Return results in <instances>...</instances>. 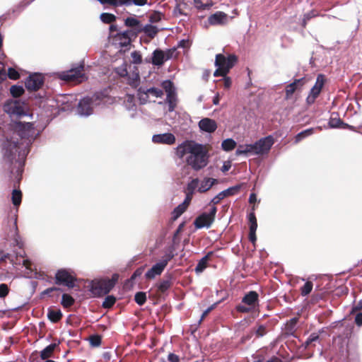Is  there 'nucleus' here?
I'll return each mask as SVG.
<instances>
[{
	"instance_id": "nucleus-36",
	"label": "nucleus",
	"mask_w": 362,
	"mask_h": 362,
	"mask_svg": "<svg viewBox=\"0 0 362 362\" xmlns=\"http://www.w3.org/2000/svg\"><path fill=\"white\" fill-rule=\"evenodd\" d=\"M193 143H183L177 146V153L180 157L182 158L185 154H189V148L192 146Z\"/></svg>"
},
{
	"instance_id": "nucleus-8",
	"label": "nucleus",
	"mask_w": 362,
	"mask_h": 362,
	"mask_svg": "<svg viewBox=\"0 0 362 362\" xmlns=\"http://www.w3.org/2000/svg\"><path fill=\"white\" fill-rule=\"evenodd\" d=\"M163 94L161 89L155 87L147 88L141 86L137 90L138 99L141 104L144 105L148 102L150 95L154 98H160Z\"/></svg>"
},
{
	"instance_id": "nucleus-9",
	"label": "nucleus",
	"mask_w": 362,
	"mask_h": 362,
	"mask_svg": "<svg viewBox=\"0 0 362 362\" xmlns=\"http://www.w3.org/2000/svg\"><path fill=\"white\" fill-rule=\"evenodd\" d=\"M237 57L230 54L228 57L222 54H217L215 59V66L223 70V74H228L230 69L235 65Z\"/></svg>"
},
{
	"instance_id": "nucleus-64",
	"label": "nucleus",
	"mask_w": 362,
	"mask_h": 362,
	"mask_svg": "<svg viewBox=\"0 0 362 362\" xmlns=\"http://www.w3.org/2000/svg\"><path fill=\"white\" fill-rule=\"evenodd\" d=\"M180 358L178 355L170 353L168 356V361L169 362H180Z\"/></svg>"
},
{
	"instance_id": "nucleus-46",
	"label": "nucleus",
	"mask_w": 362,
	"mask_h": 362,
	"mask_svg": "<svg viewBox=\"0 0 362 362\" xmlns=\"http://www.w3.org/2000/svg\"><path fill=\"white\" fill-rule=\"evenodd\" d=\"M100 18L105 23H111L115 21L116 17L112 13H103L100 14Z\"/></svg>"
},
{
	"instance_id": "nucleus-6",
	"label": "nucleus",
	"mask_w": 362,
	"mask_h": 362,
	"mask_svg": "<svg viewBox=\"0 0 362 362\" xmlns=\"http://www.w3.org/2000/svg\"><path fill=\"white\" fill-rule=\"evenodd\" d=\"M83 70L84 64L82 62L69 70L58 73V76L61 80L67 82L81 83L87 78L83 73Z\"/></svg>"
},
{
	"instance_id": "nucleus-48",
	"label": "nucleus",
	"mask_w": 362,
	"mask_h": 362,
	"mask_svg": "<svg viewBox=\"0 0 362 362\" xmlns=\"http://www.w3.org/2000/svg\"><path fill=\"white\" fill-rule=\"evenodd\" d=\"M116 302V298L113 296H107L103 303V307L105 308H111Z\"/></svg>"
},
{
	"instance_id": "nucleus-20",
	"label": "nucleus",
	"mask_w": 362,
	"mask_h": 362,
	"mask_svg": "<svg viewBox=\"0 0 362 362\" xmlns=\"http://www.w3.org/2000/svg\"><path fill=\"white\" fill-rule=\"evenodd\" d=\"M240 189L239 186H235L233 187H229L221 192H219L216 196H215L211 201L214 205L218 204L222 199L225 197L234 194L235 191H238Z\"/></svg>"
},
{
	"instance_id": "nucleus-35",
	"label": "nucleus",
	"mask_w": 362,
	"mask_h": 362,
	"mask_svg": "<svg viewBox=\"0 0 362 362\" xmlns=\"http://www.w3.org/2000/svg\"><path fill=\"white\" fill-rule=\"evenodd\" d=\"M326 78L325 75L320 74L317 75L315 85L312 87V89L321 93L322 89L325 83Z\"/></svg>"
},
{
	"instance_id": "nucleus-58",
	"label": "nucleus",
	"mask_w": 362,
	"mask_h": 362,
	"mask_svg": "<svg viewBox=\"0 0 362 362\" xmlns=\"http://www.w3.org/2000/svg\"><path fill=\"white\" fill-rule=\"evenodd\" d=\"M9 292V288L6 284H0V298H5Z\"/></svg>"
},
{
	"instance_id": "nucleus-43",
	"label": "nucleus",
	"mask_w": 362,
	"mask_h": 362,
	"mask_svg": "<svg viewBox=\"0 0 362 362\" xmlns=\"http://www.w3.org/2000/svg\"><path fill=\"white\" fill-rule=\"evenodd\" d=\"M313 284L312 281H308L305 284L300 288V293L303 296H308L313 289Z\"/></svg>"
},
{
	"instance_id": "nucleus-40",
	"label": "nucleus",
	"mask_w": 362,
	"mask_h": 362,
	"mask_svg": "<svg viewBox=\"0 0 362 362\" xmlns=\"http://www.w3.org/2000/svg\"><path fill=\"white\" fill-rule=\"evenodd\" d=\"M10 92L13 98H18L24 93V88L22 86L13 85L11 87Z\"/></svg>"
},
{
	"instance_id": "nucleus-10",
	"label": "nucleus",
	"mask_w": 362,
	"mask_h": 362,
	"mask_svg": "<svg viewBox=\"0 0 362 362\" xmlns=\"http://www.w3.org/2000/svg\"><path fill=\"white\" fill-rule=\"evenodd\" d=\"M76 279L66 269H59L55 274V284L57 285H64L72 288L76 286Z\"/></svg>"
},
{
	"instance_id": "nucleus-32",
	"label": "nucleus",
	"mask_w": 362,
	"mask_h": 362,
	"mask_svg": "<svg viewBox=\"0 0 362 362\" xmlns=\"http://www.w3.org/2000/svg\"><path fill=\"white\" fill-rule=\"evenodd\" d=\"M315 132L314 128H309L298 133L294 138V143L298 144L303 139L311 136Z\"/></svg>"
},
{
	"instance_id": "nucleus-38",
	"label": "nucleus",
	"mask_w": 362,
	"mask_h": 362,
	"mask_svg": "<svg viewBox=\"0 0 362 362\" xmlns=\"http://www.w3.org/2000/svg\"><path fill=\"white\" fill-rule=\"evenodd\" d=\"M74 298L69 294L64 293L62 296L61 304L64 308H69L74 305Z\"/></svg>"
},
{
	"instance_id": "nucleus-42",
	"label": "nucleus",
	"mask_w": 362,
	"mask_h": 362,
	"mask_svg": "<svg viewBox=\"0 0 362 362\" xmlns=\"http://www.w3.org/2000/svg\"><path fill=\"white\" fill-rule=\"evenodd\" d=\"M320 94V92L315 90L313 89H310V93L306 98V103L308 105H310L313 104L316 100V98Z\"/></svg>"
},
{
	"instance_id": "nucleus-51",
	"label": "nucleus",
	"mask_w": 362,
	"mask_h": 362,
	"mask_svg": "<svg viewBox=\"0 0 362 362\" xmlns=\"http://www.w3.org/2000/svg\"><path fill=\"white\" fill-rule=\"evenodd\" d=\"M247 156L250 155H259L257 143L247 144Z\"/></svg>"
},
{
	"instance_id": "nucleus-56",
	"label": "nucleus",
	"mask_w": 362,
	"mask_h": 362,
	"mask_svg": "<svg viewBox=\"0 0 362 362\" xmlns=\"http://www.w3.org/2000/svg\"><path fill=\"white\" fill-rule=\"evenodd\" d=\"M33 0H24L21 1L13 10V12H21L25 8L29 5Z\"/></svg>"
},
{
	"instance_id": "nucleus-39",
	"label": "nucleus",
	"mask_w": 362,
	"mask_h": 362,
	"mask_svg": "<svg viewBox=\"0 0 362 362\" xmlns=\"http://www.w3.org/2000/svg\"><path fill=\"white\" fill-rule=\"evenodd\" d=\"M235 146L236 142L233 139H226L221 144V147L225 151H232Z\"/></svg>"
},
{
	"instance_id": "nucleus-12",
	"label": "nucleus",
	"mask_w": 362,
	"mask_h": 362,
	"mask_svg": "<svg viewBox=\"0 0 362 362\" xmlns=\"http://www.w3.org/2000/svg\"><path fill=\"white\" fill-rule=\"evenodd\" d=\"M44 83V77L42 74L35 73L30 74L25 82V86L28 90L35 91L41 88Z\"/></svg>"
},
{
	"instance_id": "nucleus-21",
	"label": "nucleus",
	"mask_w": 362,
	"mask_h": 362,
	"mask_svg": "<svg viewBox=\"0 0 362 362\" xmlns=\"http://www.w3.org/2000/svg\"><path fill=\"white\" fill-rule=\"evenodd\" d=\"M165 268V267L160 262L156 263L145 274L146 279H153L156 276L160 275Z\"/></svg>"
},
{
	"instance_id": "nucleus-59",
	"label": "nucleus",
	"mask_w": 362,
	"mask_h": 362,
	"mask_svg": "<svg viewBox=\"0 0 362 362\" xmlns=\"http://www.w3.org/2000/svg\"><path fill=\"white\" fill-rule=\"evenodd\" d=\"M90 344L91 346L96 347L101 344V337L98 335H93L90 337Z\"/></svg>"
},
{
	"instance_id": "nucleus-3",
	"label": "nucleus",
	"mask_w": 362,
	"mask_h": 362,
	"mask_svg": "<svg viewBox=\"0 0 362 362\" xmlns=\"http://www.w3.org/2000/svg\"><path fill=\"white\" fill-rule=\"evenodd\" d=\"M105 95L102 93H95L92 96L81 98L77 106V113L82 117H88L93 114V108L104 104Z\"/></svg>"
},
{
	"instance_id": "nucleus-16",
	"label": "nucleus",
	"mask_w": 362,
	"mask_h": 362,
	"mask_svg": "<svg viewBox=\"0 0 362 362\" xmlns=\"http://www.w3.org/2000/svg\"><path fill=\"white\" fill-rule=\"evenodd\" d=\"M306 79L305 77L295 79L292 83L286 87V98H289L296 90H300L305 84Z\"/></svg>"
},
{
	"instance_id": "nucleus-57",
	"label": "nucleus",
	"mask_w": 362,
	"mask_h": 362,
	"mask_svg": "<svg viewBox=\"0 0 362 362\" xmlns=\"http://www.w3.org/2000/svg\"><path fill=\"white\" fill-rule=\"evenodd\" d=\"M6 75L9 78L13 80H16L20 77L19 73L15 69L11 67L8 68Z\"/></svg>"
},
{
	"instance_id": "nucleus-7",
	"label": "nucleus",
	"mask_w": 362,
	"mask_h": 362,
	"mask_svg": "<svg viewBox=\"0 0 362 362\" xmlns=\"http://www.w3.org/2000/svg\"><path fill=\"white\" fill-rule=\"evenodd\" d=\"M217 208L213 206L209 212H203L199 215L194 221L197 228H209L215 220Z\"/></svg>"
},
{
	"instance_id": "nucleus-33",
	"label": "nucleus",
	"mask_w": 362,
	"mask_h": 362,
	"mask_svg": "<svg viewBox=\"0 0 362 362\" xmlns=\"http://www.w3.org/2000/svg\"><path fill=\"white\" fill-rule=\"evenodd\" d=\"M212 252H209L206 255L203 257L197 263L195 267V272L197 274L202 273L206 267L208 259Z\"/></svg>"
},
{
	"instance_id": "nucleus-11",
	"label": "nucleus",
	"mask_w": 362,
	"mask_h": 362,
	"mask_svg": "<svg viewBox=\"0 0 362 362\" xmlns=\"http://www.w3.org/2000/svg\"><path fill=\"white\" fill-rule=\"evenodd\" d=\"M3 110L10 115H25L23 107L20 101L17 99H8L6 100L3 105Z\"/></svg>"
},
{
	"instance_id": "nucleus-28",
	"label": "nucleus",
	"mask_w": 362,
	"mask_h": 362,
	"mask_svg": "<svg viewBox=\"0 0 362 362\" xmlns=\"http://www.w3.org/2000/svg\"><path fill=\"white\" fill-rule=\"evenodd\" d=\"M48 319L54 323L59 322L62 317V313L60 309L49 308L47 310Z\"/></svg>"
},
{
	"instance_id": "nucleus-26",
	"label": "nucleus",
	"mask_w": 362,
	"mask_h": 362,
	"mask_svg": "<svg viewBox=\"0 0 362 362\" xmlns=\"http://www.w3.org/2000/svg\"><path fill=\"white\" fill-rule=\"evenodd\" d=\"M165 57L164 51L156 49L153 52L152 64L156 66H161L165 62Z\"/></svg>"
},
{
	"instance_id": "nucleus-47",
	"label": "nucleus",
	"mask_w": 362,
	"mask_h": 362,
	"mask_svg": "<svg viewBox=\"0 0 362 362\" xmlns=\"http://www.w3.org/2000/svg\"><path fill=\"white\" fill-rule=\"evenodd\" d=\"M136 303L139 305H143L146 301V294L145 292H137L134 296Z\"/></svg>"
},
{
	"instance_id": "nucleus-13",
	"label": "nucleus",
	"mask_w": 362,
	"mask_h": 362,
	"mask_svg": "<svg viewBox=\"0 0 362 362\" xmlns=\"http://www.w3.org/2000/svg\"><path fill=\"white\" fill-rule=\"evenodd\" d=\"M259 155H264L269 153L272 146L274 144V137L272 135L261 138L256 141Z\"/></svg>"
},
{
	"instance_id": "nucleus-14",
	"label": "nucleus",
	"mask_w": 362,
	"mask_h": 362,
	"mask_svg": "<svg viewBox=\"0 0 362 362\" xmlns=\"http://www.w3.org/2000/svg\"><path fill=\"white\" fill-rule=\"evenodd\" d=\"M175 136L172 133L154 134L152 136V141L155 144L172 145L175 144Z\"/></svg>"
},
{
	"instance_id": "nucleus-29",
	"label": "nucleus",
	"mask_w": 362,
	"mask_h": 362,
	"mask_svg": "<svg viewBox=\"0 0 362 362\" xmlns=\"http://www.w3.org/2000/svg\"><path fill=\"white\" fill-rule=\"evenodd\" d=\"M177 94L176 92L174 93H170L167 94L166 97V103L168 105V111L169 112H173L175 110V108L177 105Z\"/></svg>"
},
{
	"instance_id": "nucleus-49",
	"label": "nucleus",
	"mask_w": 362,
	"mask_h": 362,
	"mask_svg": "<svg viewBox=\"0 0 362 362\" xmlns=\"http://www.w3.org/2000/svg\"><path fill=\"white\" fill-rule=\"evenodd\" d=\"M317 14L314 11H311L308 13H306L303 16V18L301 22V25L303 28H305L307 23L313 18L315 17Z\"/></svg>"
},
{
	"instance_id": "nucleus-55",
	"label": "nucleus",
	"mask_w": 362,
	"mask_h": 362,
	"mask_svg": "<svg viewBox=\"0 0 362 362\" xmlns=\"http://www.w3.org/2000/svg\"><path fill=\"white\" fill-rule=\"evenodd\" d=\"M253 309L252 307L247 305L245 304H239L236 306V310L239 313H248L251 312Z\"/></svg>"
},
{
	"instance_id": "nucleus-2",
	"label": "nucleus",
	"mask_w": 362,
	"mask_h": 362,
	"mask_svg": "<svg viewBox=\"0 0 362 362\" xmlns=\"http://www.w3.org/2000/svg\"><path fill=\"white\" fill-rule=\"evenodd\" d=\"M189 150V154L187 157V163L194 170H199L207 165V152L202 144L193 143Z\"/></svg>"
},
{
	"instance_id": "nucleus-45",
	"label": "nucleus",
	"mask_w": 362,
	"mask_h": 362,
	"mask_svg": "<svg viewBox=\"0 0 362 362\" xmlns=\"http://www.w3.org/2000/svg\"><path fill=\"white\" fill-rule=\"evenodd\" d=\"M175 256V253L173 252V250H170L168 252H165L164 256L162 257V259L159 261L160 263H162L165 267L168 262Z\"/></svg>"
},
{
	"instance_id": "nucleus-22",
	"label": "nucleus",
	"mask_w": 362,
	"mask_h": 362,
	"mask_svg": "<svg viewBox=\"0 0 362 362\" xmlns=\"http://www.w3.org/2000/svg\"><path fill=\"white\" fill-rule=\"evenodd\" d=\"M158 30V28L156 25H153L150 23L145 25H141V26L137 29V33H144L146 36L148 37L150 39H153L156 37Z\"/></svg>"
},
{
	"instance_id": "nucleus-23",
	"label": "nucleus",
	"mask_w": 362,
	"mask_h": 362,
	"mask_svg": "<svg viewBox=\"0 0 362 362\" xmlns=\"http://www.w3.org/2000/svg\"><path fill=\"white\" fill-rule=\"evenodd\" d=\"M172 274H165L164 278L156 284L158 291L161 293H165V291H167L172 285Z\"/></svg>"
},
{
	"instance_id": "nucleus-54",
	"label": "nucleus",
	"mask_w": 362,
	"mask_h": 362,
	"mask_svg": "<svg viewBox=\"0 0 362 362\" xmlns=\"http://www.w3.org/2000/svg\"><path fill=\"white\" fill-rule=\"evenodd\" d=\"M247 144H240L236 149L235 155L236 156H241L244 155L245 156H247Z\"/></svg>"
},
{
	"instance_id": "nucleus-18",
	"label": "nucleus",
	"mask_w": 362,
	"mask_h": 362,
	"mask_svg": "<svg viewBox=\"0 0 362 362\" xmlns=\"http://www.w3.org/2000/svg\"><path fill=\"white\" fill-rule=\"evenodd\" d=\"M199 129L207 133H213L217 129V124L215 120L206 117L199 122Z\"/></svg>"
},
{
	"instance_id": "nucleus-44",
	"label": "nucleus",
	"mask_w": 362,
	"mask_h": 362,
	"mask_svg": "<svg viewBox=\"0 0 362 362\" xmlns=\"http://www.w3.org/2000/svg\"><path fill=\"white\" fill-rule=\"evenodd\" d=\"M162 87L166 92V94L176 92L173 83L170 80L164 81L162 83Z\"/></svg>"
},
{
	"instance_id": "nucleus-5",
	"label": "nucleus",
	"mask_w": 362,
	"mask_h": 362,
	"mask_svg": "<svg viewBox=\"0 0 362 362\" xmlns=\"http://www.w3.org/2000/svg\"><path fill=\"white\" fill-rule=\"evenodd\" d=\"M24 256V251H21L17 253L15 257L11 254H4L1 251H0V263L6 261V259H8L10 260L11 263H12L13 267L17 265H22L23 267H25V269L28 271L27 274L29 276V277L37 278V272H33L31 268V262L28 259H25Z\"/></svg>"
},
{
	"instance_id": "nucleus-27",
	"label": "nucleus",
	"mask_w": 362,
	"mask_h": 362,
	"mask_svg": "<svg viewBox=\"0 0 362 362\" xmlns=\"http://www.w3.org/2000/svg\"><path fill=\"white\" fill-rule=\"evenodd\" d=\"M320 341V336L317 333L313 332L312 333L305 341L302 343L301 348L304 350L309 349L310 346H315V342Z\"/></svg>"
},
{
	"instance_id": "nucleus-4",
	"label": "nucleus",
	"mask_w": 362,
	"mask_h": 362,
	"mask_svg": "<svg viewBox=\"0 0 362 362\" xmlns=\"http://www.w3.org/2000/svg\"><path fill=\"white\" fill-rule=\"evenodd\" d=\"M118 275L115 274L111 279L94 280L90 284V291L94 296H103L107 294L115 286Z\"/></svg>"
},
{
	"instance_id": "nucleus-60",
	"label": "nucleus",
	"mask_w": 362,
	"mask_h": 362,
	"mask_svg": "<svg viewBox=\"0 0 362 362\" xmlns=\"http://www.w3.org/2000/svg\"><path fill=\"white\" fill-rule=\"evenodd\" d=\"M131 57L134 64H141L142 62L141 56L139 52L134 51L132 52Z\"/></svg>"
},
{
	"instance_id": "nucleus-25",
	"label": "nucleus",
	"mask_w": 362,
	"mask_h": 362,
	"mask_svg": "<svg viewBox=\"0 0 362 362\" xmlns=\"http://www.w3.org/2000/svg\"><path fill=\"white\" fill-rule=\"evenodd\" d=\"M139 33H135L134 30H125L120 33H118V37L119 40H122L123 42H121L123 46H126L130 44L131 39L134 37H136V35Z\"/></svg>"
},
{
	"instance_id": "nucleus-15",
	"label": "nucleus",
	"mask_w": 362,
	"mask_h": 362,
	"mask_svg": "<svg viewBox=\"0 0 362 362\" xmlns=\"http://www.w3.org/2000/svg\"><path fill=\"white\" fill-rule=\"evenodd\" d=\"M228 16L222 11H216L208 18V23L211 25H221L227 23Z\"/></svg>"
},
{
	"instance_id": "nucleus-37",
	"label": "nucleus",
	"mask_w": 362,
	"mask_h": 362,
	"mask_svg": "<svg viewBox=\"0 0 362 362\" xmlns=\"http://www.w3.org/2000/svg\"><path fill=\"white\" fill-rule=\"evenodd\" d=\"M12 203L16 207L20 206L22 200V193L19 189H14L12 192L11 196Z\"/></svg>"
},
{
	"instance_id": "nucleus-63",
	"label": "nucleus",
	"mask_w": 362,
	"mask_h": 362,
	"mask_svg": "<svg viewBox=\"0 0 362 362\" xmlns=\"http://www.w3.org/2000/svg\"><path fill=\"white\" fill-rule=\"evenodd\" d=\"M175 52H176L175 47L167 49L165 52H164L165 60L167 61L168 59H172L175 56Z\"/></svg>"
},
{
	"instance_id": "nucleus-52",
	"label": "nucleus",
	"mask_w": 362,
	"mask_h": 362,
	"mask_svg": "<svg viewBox=\"0 0 362 362\" xmlns=\"http://www.w3.org/2000/svg\"><path fill=\"white\" fill-rule=\"evenodd\" d=\"M124 105L128 110H135L136 105L134 103V98L128 96L127 100L124 101Z\"/></svg>"
},
{
	"instance_id": "nucleus-34",
	"label": "nucleus",
	"mask_w": 362,
	"mask_h": 362,
	"mask_svg": "<svg viewBox=\"0 0 362 362\" xmlns=\"http://www.w3.org/2000/svg\"><path fill=\"white\" fill-rule=\"evenodd\" d=\"M124 23L126 26L133 28V30L135 31V33H137V29L142 25L137 18L134 17L127 18Z\"/></svg>"
},
{
	"instance_id": "nucleus-30",
	"label": "nucleus",
	"mask_w": 362,
	"mask_h": 362,
	"mask_svg": "<svg viewBox=\"0 0 362 362\" xmlns=\"http://www.w3.org/2000/svg\"><path fill=\"white\" fill-rule=\"evenodd\" d=\"M216 182V179L205 178L204 180L202 181L200 186L199 187L198 191L199 192H205L208 191Z\"/></svg>"
},
{
	"instance_id": "nucleus-62",
	"label": "nucleus",
	"mask_w": 362,
	"mask_h": 362,
	"mask_svg": "<svg viewBox=\"0 0 362 362\" xmlns=\"http://www.w3.org/2000/svg\"><path fill=\"white\" fill-rule=\"evenodd\" d=\"M199 183L198 179H194L192 180L188 185H187V189L189 192L192 193L194 190L197 187Z\"/></svg>"
},
{
	"instance_id": "nucleus-31",
	"label": "nucleus",
	"mask_w": 362,
	"mask_h": 362,
	"mask_svg": "<svg viewBox=\"0 0 362 362\" xmlns=\"http://www.w3.org/2000/svg\"><path fill=\"white\" fill-rule=\"evenodd\" d=\"M57 344L55 343L50 344L47 346H46L44 349H42L40 352V357L42 360H45L52 356L54 349H56Z\"/></svg>"
},
{
	"instance_id": "nucleus-17",
	"label": "nucleus",
	"mask_w": 362,
	"mask_h": 362,
	"mask_svg": "<svg viewBox=\"0 0 362 362\" xmlns=\"http://www.w3.org/2000/svg\"><path fill=\"white\" fill-rule=\"evenodd\" d=\"M250 224L249 240L255 245L257 240L256 230L257 228V222L254 212H250L247 216Z\"/></svg>"
},
{
	"instance_id": "nucleus-61",
	"label": "nucleus",
	"mask_w": 362,
	"mask_h": 362,
	"mask_svg": "<svg viewBox=\"0 0 362 362\" xmlns=\"http://www.w3.org/2000/svg\"><path fill=\"white\" fill-rule=\"evenodd\" d=\"M217 303H214L213 305H211L210 307H209L206 310L204 311V313H202V316H201V318L199 319V322H198V324L200 325L202 321L204 319V317L212 310H214L216 305H217Z\"/></svg>"
},
{
	"instance_id": "nucleus-41",
	"label": "nucleus",
	"mask_w": 362,
	"mask_h": 362,
	"mask_svg": "<svg viewBox=\"0 0 362 362\" xmlns=\"http://www.w3.org/2000/svg\"><path fill=\"white\" fill-rule=\"evenodd\" d=\"M186 208H185L184 204H179L176 206L173 211L172 212V218L173 220H176L185 211Z\"/></svg>"
},
{
	"instance_id": "nucleus-1",
	"label": "nucleus",
	"mask_w": 362,
	"mask_h": 362,
	"mask_svg": "<svg viewBox=\"0 0 362 362\" xmlns=\"http://www.w3.org/2000/svg\"><path fill=\"white\" fill-rule=\"evenodd\" d=\"M40 133L30 122H14L6 132L1 142L2 167L13 186L22 179L30 147Z\"/></svg>"
},
{
	"instance_id": "nucleus-53",
	"label": "nucleus",
	"mask_w": 362,
	"mask_h": 362,
	"mask_svg": "<svg viewBox=\"0 0 362 362\" xmlns=\"http://www.w3.org/2000/svg\"><path fill=\"white\" fill-rule=\"evenodd\" d=\"M267 332V326L260 325L255 329V333L257 337H262L264 336Z\"/></svg>"
},
{
	"instance_id": "nucleus-50",
	"label": "nucleus",
	"mask_w": 362,
	"mask_h": 362,
	"mask_svg": "<svg viewBox=\"0 0 362 362\" xmlns=\"http://www.w3.org/2000/svg\"><path fill=\"white\" fill-rule=\"evenodd\" d=\"M341 124H343V121L339 118H330L329 121V127L330 128H341Z\"/></svg>"
},
{
	"instance_id": "nucleus-19",
	"label": "nucleus",
	"mask_w": 362,
	"mask_h": 362,
	"mask_svg": "<svg viewBox=\"0 0 362 362\" xmlns=\"http://www.w3.org/2000/svg\"><path fill=\"white\" fill-rule=\"evenodd\" d=\"M242 303L252 307L255 309L259 305V295L256 291H251L246 293L242 298Z\"/></svg>"
},
{
	"instance_id": "nucleus-24",
	"label": "nucleus",
	"mask_w": 362,
	"mask_h": 362,
	"mask_svg": "<svg viewBox=\"0 0 362 362\" xmlns=\"http://www.w3.org/2000/svg\"><path fill=\"white\" fill-rule=\"evenodd\" d=\"M298 320L297 317H293L286 322L284 329V335L288 337L292 336L293 337H297L295 333L296 331Z\"/></svg>"
}]
</instances>
